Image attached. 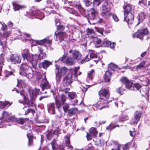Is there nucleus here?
Returning a JSON list of instances; mask_svg holds the SVG:
<instances>
[{
	"instance_id": "2",
	"label": "nucleus",
	"mask_w": 150,
	"mask_h": 150,
	"mask_svg": "<svg viewBox=\"0 0 150 150\" xmlns=\"http://www.w3.org/2000/svg\"><path fill=\"white\" fill-rule=\"evenodd\" d=\"M99 94L100 96V99L102 100L100 101V103L99 104L100 106H102L99 108L101 110L103 108L108 107L107 105L111 100L108 101L110 96L109 91L108 89L102 88L99 92Z\"/></svg>"
},
{
	"instance_id": "42",
	"label": "nucleus",
	"mask_w": 150,
	"mask_h": 150,
	"mask_svg": "<svg viewBox=\"0 0 150 150\" xmlns=\"http://www.w3.org/2000/svg\"><path fill=\"white\" fill-rule=\"evenodd\" d=\"M110 44V42L107 40H104L102 42V46L108 47Z\"/></svg>"
},
{
	"instance_id": "51",
	"label": "nucleus",
	"mask_w": 150,
	"mask_h": 150,
	"mask_svg": "<svg viewBox=\"0 0 150 150\" xmlns=\"http://www.w3.org/2000/svg\"><path fill=\"white\" fill-rule=\"evenodd\" d=\"M145 63L146 62L145 61H143L140 64L137 66V69H139L143 67L145 65Z\"/></svg>"
},
{
	"instance_id": "36",
	"label": "nucleus",
	"mask_w": 150,
	"mask_h": 150,
	"mask_svg": "<svg viewBox=\"0 0 150 150\" xmlns=\"http://www.w3.org/2000/svg\"><path fill=\"white\" fill-rule=\"evenodd\" d=\"M46 2L48 6L51 8H52L54 7V4H55V0H47Z\"/></svg>"
},
{
	"instance_id": "38",
	"label": "nucleus",
	"mask_w": 150,
	"mask_h": 150,
	"mask_svg": "<svg viewBox=\"0 0 150 150\" xmlns=\"http://www.w3.org/2000/svg\"><path fill=\"white\" fill-rule=\"evenodd\" d=\"M94 75V70H92L88 73L87 77L90 79H91L93 78Z\"/></svg>"
},
{
	"instance_id": "5",
	"label": "nucleus",
	"mask_w": 150,
	"mask_h": 150,
	"mask_svg": "<svg viewBox=\"0 0 150 150\" xmlns=\"http://www.w3.org/2000/svg\"><path fill=\"white\" fill-rule=\"evenodd\" d=\"M91 14L89 16L88 22L91 24H96L101 23L102 20L98 17V12L93 8L91 9Z\"/></svg>"
},
{
	"instance_id": "56",
	"label": "nucleus",
	"mask_w": 150,
	"mask_h": 150,
	"mask_svg": "<svg viewBox=\"0 0 150 150\" xmlns=\"http://www.w3.org/2000/svg\"><path fill=\"white\" fill-rule=\"evenodd\" d=\"M90 60V59L88 58V56L87 55L85 58L83 59H82L80 61V63L82 64L84 62H86Z\"/></svg>"
},
{
	"instance_id": "3",
	"label": "nucleus",
	"mask_w": 150,
	"mask_h": 150,
	"mask_svg": "<svg viewBox=\"0 0 150 150\" xmlns=\"http://www.w3.org/2000/svg\"><path fill=\"white\" fill-rule=\"evenodd\" d=\"M20 74L23 75L28 79H30L33 77V72L31 68L28 66L26 63H23L21 66Z\"/></svg>"
},
{
	"instance_id": "57",
	"label": "nucleus",
	"mask_w": 150,
	"mask_h": 150,
	"mask_svg": "<svg viewBox=\"0 0 150 150\" xmlns=\"http://www.w3.org/2000/svg\"><path fill=\"white\" fill-rule=\"evenodd\" d=\"M79 68L80 67H76V77L80 75L81 74V71H78Z\"/></svg>"
},
{
	"instance_id": "15",
	"label": "nucleus",
	"mask_w": 150,
	"mask_h": 150,
	"mask_svg": "<svg viewBox=\"0 0 150 150\" xmlns=\"http://www.w3.org/2000/svg\"><path fill=\"white\" fill-rule=\"evenodd\" d=\"M18 38L22 41L30 40V35L25 33H19Z\"/></svg>"
},
{
	"instance_id": "63",
	"label": "nucleus",
	"mask_w": 150,
	"mask_h": 150,
	"mask_svg": "<svg viewBox=\"0 0 150 150\" xmlns=\"http://www.w3.org/2000/svg\"><path fill=\"white\" fill-rule=\"evenodd\" d=\"M18 81V83L17 84V86L18 87L21 88L22 86V83H23V81L22 80H19L18 79L17 80Z\"/></svg>"
},
{
	"instance_id": "39",
	"label": "nucleus",
	"mask_w": 150,
	"mask_h": 150,
	"mask_svg": "<svg viewBox=\"0 0 150 150\" xmlns=\"http://www.w3.org/2000/svg\"><path fill=\"white\" fill-rule=\"evenodd\" d=\"M90 132L91 134L94 137H95L97 134V132L96 128L94 127L91 128L90 129Z\"/></svg>"
},
{
	"instance_id": "59",
	"label": "nucleus",
	"mask_w": 150,
	"mask_h": 150,
	"mask_svg": "<svg viewBox=\"0 0 150 150\" xmlns=\"http://www.w3.org/2000/svg\"><path fill=\"white\" fill-rule=\"evenodd\" d=\"M108 3L106 2H105L103 4L102 8L103 10H105L107 8Z\"/></svg>"
},
{
	"instance_id": "27",
	"label": "nucleus",
	"mask_w": 150,
	"mask_h": 150,
	"mask_svg": "<svg viewBox=\"0 0 150 150\" xmlns=\"http://www.w3.org/2000/svg\"><path fill=\"white\" fill-rule=\"evenodd\" d=\"M52 65V62L47 60H45L40 64V65L45 69H47L50 65Z\"/></svg>"
},
{
	"instance_id": "41",
	"label": "nucleus",
	"mask_w": 150,
	"mask_h": 150,
	"mask_svg": "<svg viewBox=\"0 0 150 150\" xmlns=\"http://www.w3.org/2000/svg\"><path fill=\"white\" fill-rule=\"evenodd\" d=\"M27 135L29 139L28 145L29 146L32 145L33 142L32 136L30 133L27 134Z\"/></svg>"
},
{
	"instance_id": "8",
	"label": "nucleus",
	"mask_w": 150,
	"mask_h": 150,
	"mask_svg": "<svg viewBox=\"0 0 150 150\" xmlns=\"http://www.w3.org/2000/svg\"><path fill=\"white\" fill-rule=\"evenodd\" d=\"M124 21H126L129 27H132L134 22V16L132 13L124 14Z\"/></svg>"
},
{
	"instance_id": "54",
	"label": "nucleus",
	"mask_w": 150,
	"mask_h": 150,
	"mask_svg": "<svg viewBox=\"0 0 150 150\" xmlns=\"http://www.w3.org/2000/svg\"><path fill=\"white\" fill-rule=\"evenodd\" d=\"M30 112H31L32 114H33L35 113V111L33 109H28L25 112V115H27Z\"/></svg>"
},
{
	"instance_id": "17",
	"label": "nucleus",
	"mask_w": 150,
	"mask_h": 150,
	"mask_svg": "<svg viewBox=\"0 0 150 150\" xmlns=\"http://www.w3.org/2000/svg\"><path fill=\"white\" fill-rule=\"evenodd\" d=\"M39 90L35 88V89H30L29 93L32 99L35 100L37 94L39 93Z\"/></svg>"
},
{
	"instance_id": "52",
	"label": "nucleus",
	"mask_w": 150,
	"mask_h": 150,
	"mask_svg": "<svg viewBox=\"0 0 150 150\" xmlns=\"http://www.w3.org/2000/svg\"><path fill=\"white\" fill-rule=\"evenodd\" d=\"M51 8L49 7H46L44 9V11L47 13V14H50L52 12Z\"/></svg>"
},
{
	"instance_id": "24",
	"label": "nucleus",
	"mask_w": 150,
	"mask_h": 150,
	"mask_svg": "<svg viewBox=\"0 0 150 150\" xmlns=\"http://www.w3.org/2000/svg\"><path fill=\"white\" fill-rule=\"evenodd\" d=\"M87 35L88 36L91 40L96 37V35L94 30L88 28L87 29Z\"/></svg>"
},
{
	"instance_id": "40",
	"label": "nucleus",
	"mask_w": 150,
	"mask_h": 150,
	"mask_svg": "<svg viewBox=\"0 0 150 150\" xmlns=\"http://www.w3.org/2000/svg\"><path fill=\"white\" fill-rule=\"evenodd\" d=\"M146 16V15L144 13H142L139 15V16L137 17L139 21V22H142L143 20L145 18Z\"/></svg>"
},
{
	"instance_id": "12",
	"label": "nucleus",
	"mask_w": 150,
	"mask_h": 150,
	"mask_svg": "<svg viewBox=\"0 0 150 150\" xmlns=\"http://www.w3.org/2000/svg\"><path fill=\"white\" fill-rule=\"evenodd\" d=\"M55 39L56 40L59 42H61V41L64 40L66 38L67 35L65 33L60 32L57 33V32H55Z\"/></svg>"
},
{
	"instance_id": "26",
	"label": "nucleus",
	"mask_w": 150,
	"mask_h": 150,
	"mask_svg": "<svg viewBox=\"0 0 150 150\" xmlns=\"http://www.w3.org/2000/svg\"><path fill=\"white\" fill-rule=\"evenodd\" d=\"M13 8L14 11H19L25 8L24 5H21L16 3H13Z\"/></svg>"
},
{
	"instance_id": "19",
	"label": "nucleus",
	"mask_w": 150,
	"mask_h": 150,
	"mask_svg": "<svg viewBox=\"0 0 150 150\" xmlns=\"http://www.w3.org/2000/svg\"><path fill=\"white\" fill-rule=\"evenodd\" d=\"M61 99L62 102L63 104V108L65 112H66L67 110L69 108V105L65 103L66 100V96H65L62 94L61 96Z\"/></svg>"
},
{
	"instance_id": "20",
	"label": "nucleus",
	"mask_w": 150,
	"mask_h": 150,
	"mask_svg": "<svg viewBox=\"0 0 150 150\" xmlns=\"http://www.w3.org/2000/svg\"><path fill=\"white\" fill-rule=\"evenodd\" d=\"M132 5L129 4H127L123 6V8L124 10V14L132 13Z\"/></svg>"
},
{
	"instance_id": "10",
	"label": "nucleus",
	"mask_w": 150,
	"mask_h": 150,
	"mask_svg": "<svg viewBox=\"0 0 150 150\" xmlns=\"http://www.w3.org/2000/svg\"><path fill=\"white\" fill-rule=\"evenodd\" d=\"M148 33L149 31L147 29L144 28L139 30L137 32L134 33L133 37H136L141 40H142L144 36Z\"/></svg>"
},
{
	"instance_id": "30",
	"label": "nucleus",
	"mask_w": 150,
	"mask_h": 150,
	"mask_svg": "<svg viewBox=\"0 0 150 150\" xmlns=\"http://www.w3.org/2000/svg\"><path fill=\"white\" fill-rule=\"evenodd\" d=\"M90 58H91L97 59L96 60H94V61L96 62V63H97L100 59V58L98 57L96 52L94 51L92 52L90 54Z\"/></svg>"
},
{
	"instance_id": "47",
	"label": "nucleus",
	"mask_w": 150,
	"mask_h": 150,
	"mask_svg": "<svg viewBox=\"0 0 150 150\" xmlns=\"http://www.w3.org/2000/svg\"><path fill=\"white\" fill-rule=\"evenodd\" d=\"M55 104L57 108L59 109L61 106V104L60 101L57 100L56 98H55Z\"/></svg>"
},
{
	"instance_id": "50",
	"label": "nucleus",
	"mask_w": 150,
	"mask_h": 150,
	"mask_svg": "<svg viewBox=\"0 0 150 150\" xmlns=\"http://www.w3.org/2000/svg\"><path fill=\"white\" fill-rule=\"evenodd\" d=\"M103 0H94L93 4L94 5L98 6L100 4Z\"/></svg>"
},
{
	"instance_id": "1",
	"label": "nucleus",
	"mask_w": 150,
	"mask_h": 150,
	"mask_svg": "<svg viewBox=\"0 0 150 150\" xmlns=\"http://www.w3.org/2000/svg\"><path fill=\"white\" fill-rule=\"evenodd\" d=\"M39 54H33L29 53H25L23 54L22 56L25 61H27L28 63H30L32 67L35 69L38 63L42 59L46 57V54L43 52L42 50L38 47Z\"/></svg>"
},
{
	"instance_id": "62",
	"label": "nucleus",
	"mask_w": 150,
	"mask_h": 150,
	"mask_svg": "<svg viewBox=\"0 0 150 150\" xmlns=\"http://www.w3.org/2000/svg\"><path fill=\"white\" fill-rule=\"evenodd\" d=\"M69 53L71 54L72 56V57L73 58L74 57H75V51L72 50V49H70L69 51Z\"/></svg>"
},
{
	"instance_id": "18",
	"label": "nucleus",
	"mask_w": 150,
	"mask_h": 150,
	"mask_svg": "<svg viewBox=\"0 0 150 150\" xmlns=\"http://www.w3.org/2000/svg\"><path fill=\"white\" fill-rule=\"evenodd\" d=\"M41 85L42 86V91L43 90L44 88H49L50 87V85L45 78H45L41 81Z\"/></svg>"
},
{
	"instance_id": "64",
	"label": "nucleus",
	"mask_w": 150,
	"mask_h": 150,
	"mask_svg": "<svg viewBox=\"0 0 150 150\" xmlns=\"http://www.w3.org/2000/svg\"><path fill=\"white\" fill-rule=\"evenodd\" d=\"M74 109H71L68 110V114L70 115L74 114Z\"/></svg>"
},
{
	"instance_id": "7",
	"label": "nucleus",
	"mask_w": 150,
	"mask_h": 150,
	"mask_svg": "<svg viewBox=\"0 0 150 150\" xmlns=\"http://www.w3.org/2000/svg\"><path fill=\"white\" fill-rule=\"evenodd\" d=\"M30 18L33 19L35 18L41 19L45 17L43 13L39 10H32L30 13Z\"/></svg>"
},
{
	"instance_id": "46",
	"label": "nucleus",
	"mask_w": 150,
	"mask_h": 150,
	"mask_svg": "<svg viewBox=\"0 0 150 150\" xmlns=\"http://www.w3.org/2000/svg\"><path fill=\"white\" fill-rule=\"evenodd\" d=\"M48 110L54 111L55 110V106L54 103H50L48 108Z\"/></svg>"
},
{
	"instance_id": "6",
	"label": "nucleus",
	"mask_w": 150,
	"mask_h": 150,
	"mask_svg": "<svg viewBox=\"0 0 150 150\" xmlns=\"http://www.w3.org/2000/svg\"><path fill=\"white\" fill-rule=\"evenodd\" d=\"M67 56L66 54H64L62 57H60L58 59V61H60L67 65L71 66L73 65L74 57H67Z\"/></svg>"
},
{
	"instance_id": "23",
	"label": "nucleus",
	"mask_w": 150,
	"mask_h": 150,
	"mask_svg": "<svg viewBox=\"0 0 150 150\" xmlns=\"http://www.w3.org/2000/svg\"><path fill=\"white\" fill-rule=\"evenodd\" d=\"M70 135L68 134H67L65 137L64 139L66 145L68 147V148L70 149L71 150H72L73 148L72 146L70 144Z\"/></svg>"
},
{
	"instance_id": "32",
	"label": "nucleus",
	"mask_w": 150,
	"mask_h": 150,
	"mask_svg": "<svg viewBox=\"0 0 150 150\" xmlns=\"http://www.w3.org/2000/svg\"><path fill=\"white\" fill-rule=\"evenodd\" d=\"M101 15L103 18L108 19L110 17L111 14L109 11H106L102 12L101 13Z\"/></svg>"
},
{
	"instance_id": "43",
	"label": "nucleus",
	"mask_w": 150,
	"mask_h": 150,
	"mask_svg": "<svg viewBox=\"0 0 150 150\" xmlns=\"http://www.w3.org/2000/svg\"><path fill=\"white\" fill-rule=\"evenodd\" d=\"M117 126L118 127L119 125H115L114 124H113L112 122L111 123L110 125L108 127H107V129L111 131Z\"/></svg>"
},
{
	"instance_id": "35",
	"label": "nucleus",
	"mask_w": 150,
	"mask_h": 150,
	"mask_svg": "<svg viewBox=\"0 0 150 150\" xmlns=\"http://www.w3.org/2000/svg\"><path fill=\"white\" fill-rule=\"evenodd\" d=\"M82 55L80 52L78 51H76V61L79 62L80 63L81 60L82 59Z\"/></svg>"
},
{
	"instance_id": "49",
	"label": "nucleus",
	"mask_w": 150,
	"mask_h": 150,
	"mask_svg": "<svg viewBox=\"0 0 150 150\" xmlns=\"http://www.w3.org/2000/svg\"><path fill=\"white\" fill-rule=\"evenodd\" d=\"M139 3L142 6H146L147 5L146 0H141L139 1Z\"/></svg>"
},
{
	"instance_id": "14",
	"label": "nucleus",
	"mask_w": 150,
	"mask_h": 150,
	"mask_svg": "<svg viewBox=\"0 0 150 150\" xmlns=\"http://www.w3.org/2000/svg\"><path fill=\"white\" fill-rule=\"evenodd\" d=\"M13 117H10L9 114L7 112L4 111L2 113V117L0 118V120L6 122L12 121L13 118Z\"/></svg>"
},
{
	"instance_id": "29",
	"label": "nucleus",
	"mask_w": 150,
	"mask_h": 150,
	"mask_svg": "<svg viewBox=\"0 0 150 150\" xmlns=\"http://www.w3.org/2000/svg\"><path fill=\"white\" fill-rule=\"evenodd\" d=\"M4 54L1 53L0 55V76L1 74V71L3 66L4 65Z\"/></svg>"
},
{
	"instance_id": "22",
	"label": "nucleus",
	"mask_w": 150,
	"mask_h": 150,
	"mask_svg": "<svg viewBox=\"0 0 150 150\" xmlns=\"http://www.w3.org/2000/svg\"><path fill=\"white\" fill-rule=\"evenodd\" d=\"M64 4H68L70 5V7L67 6V7H65V8H66L67 9H66L67 11L70 12L71 14H74L75 12V11L73 8V7L74 6H72L71 4L72 3L71 2H69L67 1H65V0H64Z\"/></svg>"
},
{
	"instance_id": "33",
	"label": "nucleus",
	"mask_w": 150,
	"mask_h": 150,
	"mask_svg": "<svg viewBox=\"0 0 150 150\" xmlns=\"http://www.w3.org/2000/svg\"><path fill=\"white\" fill-rule=\"evenodd\" d=\"M55 24L57 27L58 30H62L64 29V27L62 25H61L59 20L58 19H56L55 20Z\"/></svg>"
},
{
	"instance_id": "45",
	"label": "nucleus",
	"mask_w": 150,
	"mask_h": 150,
	"mask_svg": "<svg viewBox=\"0 0 150 150\" xmlns=\"http://www.w3.org/2000/svg\"><path fill=\"white\" fill-rule=\"evenodd\" d=\"M69 84L70 83L69 81L67 80L66 78H64V81L62 83L63 86L65 87H66L67 86H69Z\"/></svg>"
},
{
	"instance_id": "55",
	"label": "nucleus",
	"mask_w": 150,
	"mask_h": 150,
	"mask_svg": "<svg viewBox=\"0 0 150 150\" xmlns=\"http://www.w3.org/2000/svg\"><path fill=\"white\" fill-rule=\"evenodd\" d=\"M108 67L111 70H114L115 68H117V66L114 64L110 63Z\"/></svg>"
},
{
	"instance_id": "11",
	"label": "nucleus",
	"mask_w": 150,
	"mask_h": 150,
	"mask_svg": "<svg viewBox=\"0 0 150 150\" xmlns=\"http://www.w3.org/2000/svg\"><path fill=\"white\" fill-rule=\"evenodd\" d=\"M9 33L7 32H4L3 34L0 36V44L4 49L6 46V42L7 38L9 36Z\"/></svg>"
},
{
	"instance_id": "16",
	"label": "nucleus",
	"mask_w": 150,
	"mask_h": 150,
	"mask_svg": "<svg viewBox=\"0 0 150 150\" xmlns=\"http://www.w3.org/2000/svg\"><path fill=\"white\" fill-rule=\"evenodd\" d=\"M91 42L93 43L96 47L102 46V42L100 39L96 37L91 40Z\"/></svg>"
},
{
	"instance_id": "9",
	"label": "nucleus",
	"mask_w": 150,
	"mask_h": 150,
	"mask_svg": "<svg viewBox=\"0 0 150 150\" xmlns=\"http://www.w3.org/2000/svg\"><path fill=\"white\" fill-rule=\"evenodd\" d=\"M7 60L13 64H16L21 63V59L17 54H11L7 58Z\"/></svg>"
},
{
	"instance_id": "53",
	"label": "nucleus",
	"mask_w": 150,
	"mask_h": 150,
	"mask_svg": "<svg viewBox=\"0 0 150 150\" xmlns=\"http://www.w3.org/2000/svg\"><path fill=\"white\" fill-rule=\"evenodd\" d=\"M0 24H1L2 25L1 29L2 30H3L4 32H5V31L7 29V26L6 24H4V23H2L1 22H0Z\"/></svg>"
},
{
	"instance_id": "44",
	"label": "nucleus",
	"mask_w": 150,
	"mask_h": 150,
	"mask_svg": "<svg viewBox=\"0 0 150 150\" xmlns=\"http://www.w3.org/2000/svg\"><path fill=\"white\" fill-rule=\"evenodd\" d=\"M82 85H81V86H80V88L82 90V91L83 92H85L87 90L88 88L87 86L83 84V83H81Z\"/></svg>"
},
{
	"instance_id": "48",
	"label": "nucleus",
	"mask_w": 150,
	"mask_h": 150,
	"mask_svg": "<svg viewBox=\"0 0 150 150\" xmlns=\"http://www.w3.org/2000/svg\"><path fill=\"white\" fill-rule=\"evenodd\" d=\"M67 71V68L65 67H63L61 68L60 72L62 74L64 75L66 74Z\"/></svg>"
},
{
	"instance_id": "21",
	"label": "nucleus",
	"mask_w": 150,
	"mask_h": 150,
	"mask_svg": "<svg viewBox=\"0 0 150 150\" xmlns=\"http://www.w3.org/2000/svg\"><path fill=\"white\" fill-rule=\"evenodd\" d=\"M51 43L52 39L47 38L41 40L40 43V45L43 44L45 46L48 47L50 46Z\"/></svg>"
},
{
	"instance_id": "58",
	"label": "nucleus",
	"mask_w": 150,
	"mask_h": 150,
	"mask_svg": "<svg viewBox=\"0 0 150 150\" xmlns=\"http://www.w3.org/2000/svg\"><path fill=\"white\" fill-rule=\"evenodd\" d=\"M68 96L71 99H73L75 97V94L74 92H70L68 93Z\"/></svg>"
},
{
	"instance_id": "28",
	"label": "nucleus",
	"mask_w": 150,
	"mask_h": 150,
	"mask_svg": "<svg viewBox=\"0 0 150 150\" xmlns=\"http://www.w3.org/2000/svg\"><path fill=\"white\" fill-rule=\"evenodd\" d=\"M111 73L109 71H106L104 77V79L106 82H109L110 79Z\"/></svg>"
},
{
	"instance_id": "34",
	"label": "nucleus",
	"mask_w": 150,
	"mask_h": 150,
	"mask_svg": "<svg viewBox=\"0 0 150 150\" xmlns=\"http://www.w3.org/2000/svg\"><path fill=\"white\" fill-rule=\"evenodd\" d=\"M76 9L78 10L79 12L81 13H84V9L78 2H77L76 3Z\"/></svg>"
},
{
	"instance_id": "4",
	"label": "nucleus",
	"mask_w": 150,
	"mask_h": 150,
	"mask_svg": "<svg viewBox=\"0 0 150 150\" xmlns=\"http://www.w3.org/2000/svg\"><path fill=\"white\" fill-rule=\"evenodd\" d=\"M121 80L123 83L125 84L126 88L130 90H134V91L137 90H139L141 87V86L138 83L134 84L132 86V83L127 78L125 77L122 78Z\"/></svg>"
},
{
	"instance_id": "13",
	"label": "nucleus",
	"mask_w": 150,
	"mask_h": 150,
	"mask_svg": "<svg viewBox=\"0 0 150 150\" xmlns=\"http://www.w3.org/2000/svg\"><path fill=\"white\" fill-rule=\"evenodd\" d=\"M141 116L140 112L136 111L134 114V117L131 120L130 123L131 125L136 124L139 121Z\"/></svg>"
},
{
	"instance_id": "25",
	"label": "nucleus",
	"mask_w": 150,
	"mask_h": 150,
	"mask_svg": "<svg viewBox=\"0 0 150 150\" xmlns=\"http://www.w3.org/2000/svg\"><path fill=\"white\" fill-rule=\"evenodd\" d=\"M12 104L8 101H6L4 102L0 101V107L1 108H6L10 106Z\"/></svg>"
},
{
	"instance_id": "61",
	"label": "nucleus",
	"mask_w": 150,
	"mask_h": 150,
	"mask_svg": "<svg viewBox=\"0 0 150 150\" xmlns=\"http://www.w3.org/2000/svg\"><path fill=\"white\" fill-rule=\"evenodd\" d=\"M85 5L86 6H89L92 4V3L88 0H84Z\"/></svg>"
},
{
	"instance_id": "31",
	"label": "nucleus",
	"mask_w": 150,
	"mask_h": 150,
	"mask_svg": "<svg viewBox=\"0 0 150 150\" xmlns=\"http://www.w3.org/2000/svg\"><path fill=\"white\" fill-rule=\"evenodd\" d=\"M13 120H12V121H16L18 123L21 125L23 124L26 121L25 119H24L21 118L17 119L15 117L13 118Z\"/></svg>"
},
{
	"instance_id": "37",
	"label": "nucleus",
	"mask_w": 150,
	"mask_h": 150,
	"mask_svg": "<svg viewBox=\"0 0 150 150\" xmlns=\"http://www.w3.org/2000/svg\"><path fill=\"white\" fill-rule=\"evenodd\" d=\"M51 144L52 146V148L53 150H56L58 147V145L56 143V140L54 139L51 142Z\"/></svg>"
},
{
	"instance_id": "60",
	"label": "nucleus",
	"mask_w": 150,
	"mask_h": 150,
	"mask_svg": "<svg viewBox=\"0 0 150 150\" xmlns=\"http://www.w3.org/2000/svg\"><path fill=\"white\" fill-rule=\"evenodd\" d=\"M24 104H25L28 105V104H29L30 101L27 98L25 97H24Z\"/></svg>"
}]
</instances>
